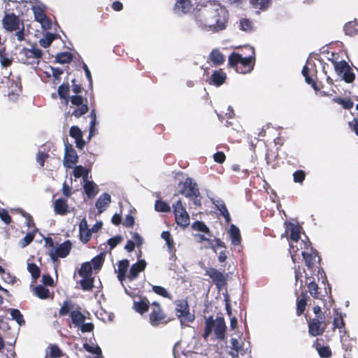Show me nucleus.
<instances>
[{
	"instance_id": "38",
	"label": "nucleus",
	"mask_w": 358,
	"mask_h": 358,
	"mask_svg": "<svg viewBox=\"0 0 358 358\" xmlns=\"http://www.w3.org/2000/svg\"><path fill=\"white\" fill-rule=\"evenodd\" d=\"M80 283L83 290L90 291L94 287V278L92 277L83 278Z\"/></svg>"
},
{
	"instance_id": "14",
	"label": "nucleus",
	"mask_w": 358,
	"mask_h": 358,
	"mask_svg": "<svg viewBox=\"0 0 358 358\" xmlns=\"http://www.w3.org/2000/svg\"><path fill=\"white\" fill-rule=\"evenodd\" d=\"M149 301L145 297L139 296L134 300L133 308L138 313L143 314L148 310Z\"/></svg>"
},
{
	"instance_id": "37",
	"label": "nucleus",
	"mask_w": 358,
	"mask_h": 358,
	"mask_svg": "<svg viewBox=\"0 0 358 358\" xmlns=\"http://www.w3.org/2000/svg\"><path fill=\"white\" fill-rule=\"evenodd\" d=\"M35 294L40 299H45L49 297L50 291L43 285H38L34 288Z\"/></svg>"
},
{
	"instance_id": "57",
	"label": "nucleus",
	"mask_w": 358,
	"mask_h": 358,
	"mask_svg": "<svg viewBox=\"0 0 358 358\" xmlns=\"http://www.w3.org/2000/svg\"><path fill=\"white\" fill-rule=\"evenodd\" d=\"M333 325L334 328L338 329L340 331L344 327L345 323L342 314H340L339 317H334Z\"/></svg>"
},
{
	"instance_id": "29",
	"label": "nucleus",
	"mask_w": 358,
	"mask_h": 358,
	"mask_svg": "<svg viewBox=\"0 0 358 358\" xmlns=\"http://www.w3.org/2000/svg\"><path fill=\"white\" fill-rule=\"evenodd\" d=\"M210 59L215 65H220L224 61V55L217 49L213 50L210 54Z\"/></svg>"
},
{
	"instance_id": "39",
	"label": "nucleus",
	"mask_w": 358,
	"mask_h": 358,
	"mask_svg": "<svg viewBox=\"0 0 358 358\" xmlns=\"http://www.w3.org/2000/svg\"><path fill=\"white\" fill-rule=\"evenodd\" d=\"M231 349L240 352L241 355H244L247 352V349L243 348V344L238 341L236 338L231 339Z\"/></svg>"
},
{
	"instance_id": "64",
	"label": "nucleus",
	"mask_w": 358,
	"mask_h": 358,
	"mask_svg": "<svg viewBox=\"0 0 358 358\" xmlns=\"http://www.w3.org/2000/svg\"><path fill=\"white\" fill-rule=\"evenodd\" d=\"M78 328L83 333L91 332L94 329V324L91 322L85 323V322Z\"/></svg>"
},
{
	"instance_id": "1",
	"label": "nucleus",
	"mask_w": 358,
	"mask_h": 358,
	"mask_svg": "<svg viewBox=\"0 0 358 358\" xmlns=\"http://www.w3.org/2000/svg\"><path fill=\"white\" fill-rule=\"evenodd\" d=\"M228 12L218 3H210L200 10L196 17L197 24L203 29L219 31L225 29Z\"/></svg>"
},
{
	"instance_id": "50",
	"label": "nucleus",
	"mask_w": 358,
	"mask_h": 358,
	"mask_svg": "<svg viewBox=\"0 0 358 358\" xmlns=\"http://www.w3.org/2000/svg\"><path fill=\"white\" fill-rule=\"evenodd\" d=\"M320 356L322 358H328L331 355V351L328 346L317 347Z\"/></svg>"
},
{
	"instance_id": "36",
	"label": "nucleus",
	"mask_w": 358,
	"mask_h": 358,
	"mask_svg": "<svg viewBox=\"0 0 358 358\" xmlns=\"http://www.w3.org/2000/svg\"><path fill=\"white\" fill-rule=\"evenodd\" d=\"M250 3L255 8L266 10L271 4V0H250Z\"/></svg>"
},
{
	"instance_id": "10",
	"label": "nucleus",
	"mask_w": 358,
	"mask_h": 358,
	"mask_svg": "<svg viewBox=\"0 0 358 358\" xmlns=\"http://www.w3.org/2000/svg\"><path fill=\"white\" fill-rule=\"evenodd\" d=\"M206 274L212 279L213 282L219 289L224 286L226 278L222 272L214 268H209L206 269Z\"/></svg>"
},
{
	"instance_id": "41",
	"label": "nucleus",
	"mask_w": 358,
	"mask_h": 358,
	"mask_svg": "<svg viewBox=\"0 0 358 358\" xmlns=\"http://www.w3.org/2000/svg\"><path fill=\"white\" fill-rule=\"evenodd\" d=\"M192 227L193 229H194L196 231H202V232H204V233L210 235V232L209 228L203 222H200V221L194 222L192 224Z\"/></svg>"
},
{
	"instance_id": "22",
	"label": "nucleus",
	"mask_w": 358,
	"mask_h": 358,
	"mask_svg": "<svg viewBox=\"0 0 358 358\" xmlns=\"http://www.w3.org/2000/svg\"><path fill=\"white\" fill-rule=\"evenodd\" d=\"M310 250H311L310 253L306 252V251H303L301 252L303 257L305 260L306 265L308 268H312L314 266L315 263L316 262L317 258V261L318 262L320 261V257H317V252L315 250L313 251V250L312 248L310 249Z\"/></svg>"
},
{
	"instance_id": "20",
	"label": "nucleus",
	"mask_w": 358,
	"mask_h": 358,
	"mask_svg": "<svg viewBox=\"0 0 358 358\" xmlns=\"http://www.w3.org/2000/svg\"><path fill=\"white\" fill-rule=\"evenodd\" d=\"M229 234L231 241V244L234 246L240 245L241 242V236L239 229L234 224H231L229 230Z\"/></svg>"
},
{
	"instance_id": "51",
	"label": "nucleus",
	"mask_w": 358,
	"mask_h": 358,
	"mask_svg": "<svg viewBox=\"0 0 358 358\" xmlns=\"http://www.w3.org/2000/svg\"><path fill=\"white\" fill-rule=\"evenodd\" d=\"M69 135L74 139L83 137V132L77 126H72L69 130Z\"/></svg>"
},
{
	"instance_id": "18",
	"label": "nucleus",
	"mask_w": 358,
	"mask_h": 358,
	"mask_svg": "<svg viewBox=\"0 0 358 358\" xmlns=\"http://www.w3.org/2000/svg\"><path fill=\"white\" fill-rule=\"evenodd\" d=\"M287 230L290 231V236L292 242L297 243L300 238V227L294 224L289 223ZM291 249L294 252V248L293 243H289Z\"/></svg>"
},
{
	"instance_id": "56",
	"label": "nucleus",
	"mask_w": 358,
	"mask_h": 358,
	"mask_svg": "<svg viewBox=\"0 0 358 358\" xmlns=\"http://www.w3.org/2000/svg\"><path fill=\"white\" fill-rule=\"evenodd\" d=\"M195 237H197L199 239L200 242L207 241L209 244V248H211L213 251H215V245H214V241L206 237L203 234H195Z\"/></svg>"
},
{
	"instance_id": "2",
	"label": "nucleus",
	"mask_w": 358,
	"mask_h": 358,
	"mask_svg": "<svg viewBox=\"0 0 358 358\" xmlns=\"http://www.w3.org/2000/svg\"><path fill=\"white\" fill-rule=\"evenodd\" d=\"M253 60L254 57L252 56L243 57L241 55L234 52L229 57V64L236 68L237 72L246 73L252 70Z\"/></svg>"
},
{
	"instance_id": "24",
	"label": "nucleus",
	"mask_w": 358,
	"mask_h": 358,
	"mask_svg": "<svg viewBox=\"0 0 358 358\" xmlns=\"http://www.w3.org/2000/svg\"><path fill=\"white\" fill-rule=\"evenodd\" d=\"M84 189L89 198L94 197L98 192L97 185L92 181H88L87 179L84 181Z\"/></svg>"
},
{
	"instance_id": "45",
	"label": "nucleus",
	"mask_w": 358,
	"mask_h": 358,
	"mask_svg": "<svg viewBox=\"0 0 358 358\" xmlns=\"http://www.w3.org/2000/svg\"><path fill=\"white\" fill-rule=\"evenodd\" d=\"M239 26L241 29L245 31H251L253 29L252 22L246 18L240 20Z\"/></svg>"
},
{
	"instance_id": "62",
	"label": "nucleus",
	"mask_w": 358,
	"mask_h": 358,
	"mask_svg": "<svg viewBox=\"0 0 358 358\" xmlns=\"http://www.w3.org/2000/svg\"><path fill=\"white\" fill-rule=\"evenodd\" d=\"M122 238L121 236H116L113 238H110L108 240V244L110 249H113L118 243L121 242Z\"/></svg>"
},
{
	"instance_id": "53",
	"label": "nucleus",
	"mask_w": 358,
	"mask_h": 358,
	"mask_svg": "<svg viewBox=\"0 0 358 358\" xmlns=\"http://www.w3.org/2000/svg\"><path fill=\"white\" fill-rule=\"evenodd\" d=\"M88 111V106L87 104H84L78 106L72 113L76 117H80Z\"/></svg>"
},
{
	"instance_id": "31",
	"label": "nucleus",
	"mask_w": 358,
	"mask_h": 358,
	"mask_svg": "<svg viewBox=\"0 0 358 358\" xmlns=\"http://www.w3.org/2000/svg\"><path fill=\"white\" fill-rule=\"evenodd\" d=\"M73 59L72 55L68 52L58 53L55 57V60L59 64H67L71 62Z\"/></svg>"
},
{
	"instance_id": "40",
	"label": "nucleus",
	"mask_w": 358,
	"mask_h": 358,
	"mask_svg": "<svg viewBox=\"0 0 358 358\" xmlns=\"http://www.w3.org/2000/svg\"><path fill=\"white\" fill-rule=\"evenodd\" d=\"M62 356V351L56 345H51L49 348V351L47 352L45 358H60Z\"/></svg>"
},
{
	"instance_id": "27",
	"label": "nucleus",
	"mask_w": 358,
	"mask_h": 358,
	"mask_svg": "<svg viewBox=\"0 0 358 358\" xmlns=\"http://www.w3.org/2000/svg\"><path fill=\"white\" fill-rule=\"evenodd\" d=\"M308 289L310 294L315 299H322L324 296L322 292L319 291L320 288L314 281H310L308 283Z\"/></svg>"
},
{
	"instance_id": "34",
	"label": "nucleus",
	"mask_w": 358,
	"mask_h": 358,
	"mask_svg": "<svg viewBox=\"0 0 358 358\" xmlns=\"http://www.w3.org/2000/svg\"><path fill=\"white\" fill-rule=\"evenodd\" d=\"M55 38V34L48 32L45 34L43 38L39 40L38 42L41 46L46 48L50 45Z\"/></svg>"
},
{
	"instance_id": "9",
	"label": "nucleus",
	"mask_w": 358,
	"mask_h": 358,
	"mask_svg": "<svg viewBox=\"0 0 358 358\" xmlns=\"http://www.w3.org/2000/svg\"><path fill=\"white\" fill-rule=\"evenodd\" d=\"M166 315L162 311L159 304L157 302L152 303V311L150 315V323L153 326H157L165 320Z\"/></svg>"
},
{
	"instance_id": "55",
	"label": "nucleus",
	"mask_w": 358,
	"mask_h": 358,
	"mask_svg": "<svg viewBox=\"0 0 358 358\" xmlns=\"http://www.w3.org/2000/svg\"><path fill=\"white\" fill-rule=\"evenodd\" d=\"M4 52V49H0V62L3 67H6L10 65L11 60L5 55Z\"/></svg>"
},
{
	"instance_id": "60",
	"label": "nucleus",
	"mask_w": 358,
	"mask_h": 358,
	"mask_svg": "<svg viewBox=\"0 0 358 358\" xmlns=\"http://www.w3.org/2000/svg\"><path fill=\"white\" fill-rule=\"evenodd\" d=\"M48 157V154L39 150L37 153L36 161L42 167L44 166L45 161Z\"/></svg>"
},
{
	"instance_id": "28",
	"label": "nucleus",
	"mask_w": 358,
	"mask_h": 358,
	"mask_svg": "<svg viewBox=\"0 0 358 358\" xmlns=\"http://www.w3.org/2000/svg\"><path fill=\"white\" fill-rule=\"evenodd\" d=\"M176 221L177 224L182 227H187L189 224V217L187 211L185 213H176Z\"/></svg>"
},
{
	"instance_id": "54",
	"label": "nucleus",
	"mask_w": 358,
	"mask_h": 358,
	"mask_svg": "<svg viewBox=\"0 0 358 358\" xmlns=\"http://www.w3.org/2000/svg\"><path fill=\"white\" fill-rule=\"evenodd\" d=\"M83 348L85 350L89 352H91L94 355H101V348L96 345V347H92L87 343L83 345Z\"/></svg>"
},
{
	"instance_id": "13",
	"label": "nucleus",
	"mask_w": 358,
	"mask_h": 358,
	"mask_svg": "<svg viewBox=\"0 0 358 358\" xmlns=\"http://www.w3.org/2000/svg\"><path fill=\"white\" fill-rule=\"evenodd\" d=\"M192 8V4L190 0H177L174 6V12L180 15L187 13Z\"/></svg>"
},
{
	"instance_id": "35",
	"label": "nucleus",
	"mask_w": 358,
	"mask_h": 358,
	"mask_svg": "<svg viewBox=\"0 0 358 358\" xmlns=\"http://www.w3.org/2000/svg\"><path fill=\"white\" fill-rule=\"evenodd\" d=\"M88 174L89 171L82 166H76L73 169V176L77 178L83 176L84 181L87 179Z\"/></svg>"
},
{
	"instance_id": "58",
	"label": "nucleus",
	"mask_w": 358,
	"mask_h": 358,
	"mask_svg": "<svg viewBox=\"0 0 358 358\" xmlns=\"http://www.w3.org/2000/svg\"><path fill=\"white\" fill-rule=\"evenodd\" d=\"M306 306V299L304 295L300 300L297 302V315H299L303 313L305 310Z\"/></svg>"
},
{
	"instance_id": "30",
	"label": "nucleus",
	"mask_w": 358,
	"mask_h": 358,
	"mask_svg": "<svg viewBox=\"0 0 358 358\" xmlns=\"http://www.w3.org/2000/svg\"><path fill=\"white\" fill-rule=\"evenodd\" d=\"M92 266L90 262H85L81 265L78 274L82 278L92 277Z\"/></svg>"
},
{
	"instance_id": "59",
	"label": "nucleus",
	"mask_w": 358,
	"mask_h": 358,
	"mask_svg": "<svg viewBox=\"0 0 358 358\" xmlns=\"http://www.w3.org/2000/svg\"><path fill=\"white\" fill-rule=\"evenodd\" d=\"M34 235L32 233H28L27 235L20 240V245L22 248L26 247L34 240Z\"/></svg>"
},
{
	"instance_id": "42",
	"label": "nucleus",
	"mask_w": 358,
	"mask_h": 358,
	"mask_svg": "<svg viewBox=\"0 0 358 358\" xmlns=\"http://www.w3.org/2000/svg\"><path fill=\"white\" fill-rule=\"evenodd\" d=\"M10 315L12 319L15 320L19 325L22 326L24 324L25 321L24 320L23 316L19 310L11 309Z\"/></svg>"
},
{
	"instance_id": "17",
	"label": "nucleus",
	"mask_w": 358,
	"mask_h": 358,
	"mask_svg": "<svg viewBox=\"0 0 358 358\" xmlns=\"http://www.w3.org/2000/svg\"><path fill=\"white\" fill-rule=\"evenodd\" d=\"M79 231H80V240L83 242V243H87L92 234H91V229H90L88 228V224H87V222L85 218H83L80 222V224H79Z\"/></svg>"
},
{
	"instance_id": "6",
	"label": "nucleus",
	"mask_w": 358,
	"mask_h": 358,
	"mask_svg": "<svg viewBox=\"0 0 358 358\" xmlns=\"http://www.w3.org/2000/svg\"><path fill=\"white\" fill-rule=\"evenodd\" d=\"M212 327V331H214L216 338L222 341L225 338L226 325L222 317H217L215 320L211 317L207 319Z\"/></svg>"
},
{
	"instance_id": "43",
	"label": "nucleus",
	"mask_w": 358,
	"mask_h": 358,
	"mask_svg": "<svg viewBox=\"0 0 358 358\" xmlns=\"http://www.w3.org/2000/svg\"><path fill=\"white\" fill-rule=\"evenodd\" d=\"M335 71L338 76H341L345 71L350 69V66L345 61H341L335 64Z\"/></svg>"
},
{
	"instance_id": "21",
	"label": "nucleus",
	"mask_w": 358,
	"mask_h": 358,
	"mask_svg": "<svg viewBox=\"0 0 358 358\" xmlns=\"http://www.w3.org/2000/svg\"><path fill=\"white\" fill-rule=\"evenodd\" d=\"M129 266V262L127 259H123L118 262L117 270L115 271L117 273V278L122 283L125 278L126 273Z\"/></svg>"
},
{
	"instance_id": "15",
	"label": "nucleus",
	"mask_w": 358,
	"mask_h": 358,
	"mask_svg": "<svg viewBox=\"0 0 358 358\" xmlns=\"http://www.w3.org/2000/svg\"><path fill=\"white\" fill-rule=\"evenodd\" d=\"M146 266V262L145 260H140L138 262L134 264L129 270L128 278L131 280H134L137 278L138 273L143 271Z\"/></svg>"
},
{
	"instance_id": "33",
	"label": "nucleus",
	"mask_w": 358,
	"mask_h": 358,
	"mask_svg": "<svg viewBox=\"0 0 358 358\" xmlns=\"http://www.w3.org/2000/svg\"><path fill=\"white\" fill-rule=\"evenodd\" d=\"M57 92H58L59 97L62 99H64L66 101V103H67L69 101V85L67 84L65 85L62 84L60 86H59Z\"/></svg>"
},
{
	"instance_id": "11",
	"label": "nucleus",
	"mask_w": 358,
	"mask_h": 358,
	"mask_svg": "<svg viewBox=\"0 0 358 358\" xmlns=\"http://www.w3.org/2000/svg\"><path fill=\"white\" fill-rule=\"evenodd\" d=\"M3 26L8 31L19 29V19L13 13L6 14L2 20Z\"/></svg>"
},
{
	"instance_id": "4",
	"label": "nucleus",
	"mask_w": 358,
	"mask_h": 358,
	"mask_svg": "<svg viewBox=\"0 0 358 358\" xmlns=\"http://www.w3.org/2000/svg\"><path fill=\"white\" fill-rule=\"evenodd\" d=\"M182 185L180 192L187 198H197L200 193L197 184L192 178H187L185 182H180Z\"/></svg>"
},
{
	"instance_id": "48",
	"label": "nucleus",
	"mask_w": 358,
	"mask_h": 358,
	"mask_svg": "<svg viewBox=\"0 0 358 358\" xmlns=\"http://www.w3.org/2000/svg\"><path fill=\"white\" fill-rule=\"evenodd\" d=\"M152 290L155 292V293L159 295H161L165 298L171 299V294L163 287L154 285L152 286Z\"/></svg>"
},
{
	"instance_id": "61",
	"label": "nucleus",
	"mask_w": 358,
	"mask_h": 358,
	"mask_svg": "<svg viewBox=\"0 0 358 358\" xmlns=\"http://www.w3.org/2000/svg\"><path fill=\"white\" fill-rule=\"evenodd\" d=\"M305 176L303 171H296L293 174L294 181L295 182H302L305 179Z\"/></svg>"
},
{
	"instance_id": "63",
	"label": "nucleus",
	"mask_w": 358,
	"mask_h": 358,
	"mask_svg": "<svg viewBox=\"0 0 358 358\" xmlns=\"http://www.w3.org/2000/svg\"><path fill=\"white\" fill-rule=\"evenodd\" d=\"M0 218L7 224L11 222V217L5 209L0 210Z\"/></svg>"
},
{
	"instance_id": "32",
	"label": "nucleus",
	"mask_w": 358,
	"mask_h": 358,
	"mask_svg": "<svg viewBox=\"0 0 358 358\" xmlns=\"http://www.w3.org/2000/svg\"><path fill=\"white\" fill-rule=\"evenodd\" d=\"M343 30L346 35L352 36L358 31V23L349 22L345 24Z\"/></svg>"
},
{
	"instance_id": "8",
	"label": "nucleus",
	"mask_w": 358,
	"mask_h": 358,
	"mask_svg": "<svg viewBox=\"0 0 358 358\" xmlns=\"http://www.w3.org/2000/svg\"><path fill=\"white\" fill-rule=\"evenodd\" d=\"M78 157L72 145L65 144V153L64 157V166L66 168H72L78 162Z\"/></svg>"
},
{
	"instance_id": "12",
	"label": "nucleus",
	"mask_w": 358,
	"mask_h": 358,
	"mask_svg": "<svg viewBox=\"0 0 358 358\" xmlns=\"http://www.w3.org/2000/svg\"><path fill=\"white\" fill-rule=\"evenodd\" d=\"M32 10L34 15L35 20L40 22L43 27L49 28L51 23L47 17L44 9L40 6H32Z\"/></svg>"
},
{
	"instance_id": "44",
	"label": "nucleus",
	"mask_w": 358,
	"mask_h": 358,
	"mask_svg": "<svg viewBox=\"0 0 358 358\" xmlns=\"http://www.w3.org/2000/svg\"><path fill=\"white\" fill-rule=\"evenodd\" d=\"M334 101L336 103L341 105L345 109H350L353 107L354 105L353 102L349 99H345L338 97L334 99Z\"/></svg>"
},
{
	"instance_id": "7",
	"label": "nucleus",
	"mask_w": 358,
	"mask_h": 358,
	"mask_svg": "<svg viewBox=\"0 0 358 358\" xmlns=\"http://www.w3.org/2000/svg\"><path fill=\"white\" fill-rule=\"evenodd\" d=\"M71 244L70 241H66L60 244L57 248H52L50 250L49 255L53 262L57 260L59 257H66L70 252Z\"/></svg>"
},
{
	"instance_id": "46",
	"label": "nucleus",
	"mask_w": 358,
	"mask_h": 358,
	"mask_svg": "<svg viewBox=\"0 0 358 358\" xmlns=\"http://www.w3.org/2000/svg\"><path fill=\"white\" fill-rule=\"evenodd\" d=\"M27 269L34 280H36L39 278L40 269L35 264H28Z\"/></svg>"
},
{
	"instance_id": "3",
	"label": "nucleus",
	"mask_w": 358,
	"mask_h": 358,
	"mask_svg": "<svg viewBox=\"0 0 358 358\" xmlns=\"http://www.w3.org/2000/svg\"><path fill=\"white\" fill-rule=\"evenodd\" d=\"M174 303L176 315L180 320L182 326L187 325L188 323L192 322L194 320L195 316L193 313H190L187 300H177Z\"/></svg>"
},
{
	"instance_id": "49",
	"label": "nucleus",
	"mask_w": 358,
	"mask_h": 358,
	"mask_svg": "<svg viewBox=\"0 0 358 358\" xmlns=\"http://www.w3.org/2000/svg\"><path fill=\"white\" fill-rule=\"evenodd\" d=\"M103 260L104 259H103L102 255H97L95 257H94L92 259V262L90 263H91L92 267L94 268V269L98 270V269H100L101 267L102 266Z\"/></svg>"
},
{
	"instance_id": "23",
	"label": "nucleus",
	"mask_w": 358,
	"mask_h": 358,
	"mask_svg": "<svg viewBox=\"0 0 358 358\" xmlns=\"http://www.w3.org/2000/svg\"><path fill=\"white\" fill-rule=\"evenodd\" d=\"M21 54H23L27 59L34 58L39 59L42 57V51L35 47L29 48H23L21 51Z\"/></svg>"
},
{
	"instance_id": "26",
	"label": "nucleus",
	"mask_w": 358,
	"mask_h": 358,
	"mask_svg": "<svg viewBox=\"0 0 358 358\" xmlns=\"http://www.w3.org/2000/svg\"><path fill=\"white\" fill-rule=\"evenodd\" d=\"M227 78L226 73L222 71H215L212 76V83L216 86H220L222 85Z\"/></svg>"
},
{
	"instance_id": "19",
	"label": "nucleus",
	"mask_w": 358,
	"mask_h": 358,
	"mask_svg": "<svg viewBox=\"0 0 358 358\" xmlns=\"http://www.w3.org/2000/svg\"><path fill=\"white\" fill-rule=\"evenodd\" d=\"M68 208L67 201L64 199H57L54 202V210L56 214L61 215L66 214Z\"/></svg>"
},
{
	"instance_id": "25",
	"label": "nucleus",
	"mask_w": 358,
	"mask_h": 358,
	"mask_svg": "<svg viewBox=\"0 0 358 358\" xmlns=\"http://www.w3.org/2000/svg\"><path fill=\"white\" fill-rule=\"evenodd\" d=\"M73 324L76 327H80L85 320V316L79 310H73L70 313Z\"/></svg>"
},
{
	"instance_id": "52",
	"label": "nucleus",
	"mask_w": 358,
	"mask_h": 358,
	"mask_svg": "<svg viewBox=\"0 0 358 358\" xmlns=\"http://www.w3.org/2000/svg\"><path fill=\"white\" fill-rule=\"evenodd\" d=\"M341 76L343 77V79L348 83H352L354 81L355 78V73L352 71L351 68L350 67V69H348V71H345Z\"/></svg>"
},
{
	"instance_id": "5",
	"label": "nucleus",
	"mask_w": 358,
	"mask_h": 358,
	"mask_svg": "<svg viewBox=\"0 0 358 358\" xmlns=\"http://www.w3.org/2000/svg\"><path fill=\"white\" fill-rule=\"evenodd\" d=\"M326 329L324 324V317L323 315H317L308 323V331L313 336L322 335Z\"/></svg>"
},
{
	"instance_id": "47",
	"label": "nucleus",
	"mask_w": 358,
	"mask_h": 358,
	"mask_svg": "<svg viewBox=\"0 0 358 358\" xmlns=\"http://www.w3.org/2000/svg\"><path fill=\"white\" fill-rule=\"evenodd\" d=\"M155 210L159 212L166 213V212H169L171 210V208L169 206V204H167L164 201H159V200L155 202Z\"/></svg>"
},
{
	"instance_id": "16",
	"label": "nucleus",
	"mask_w": 358,
	"mask_h": 358,
	"mask_svg": "<svg viewBox=\"0 0 358 358\" xmlns=\"http://www.w3.org/2000/svg\"><path fill=\"white\" fill-rule=\"evenodd\" d=\"M111 202V197L108 193L102 194L96 202V208L99 214L102 213Z\"/></svg>"
}]
</instances>
